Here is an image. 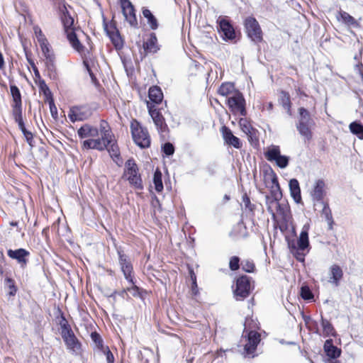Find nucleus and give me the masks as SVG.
Listing matches in <instances>:
<instances>
[{
	"instance_id": "nucleus-1",
	"label": "nucleus",
	"mask_w": 363,
	"mask_h": 363,
	"mask_svg": "<svg viewBox=\"0 0 363 363\" xmlns=\"http://www.w3.org/2000/svg\"><path fill=\"white\" fill-rule=\"evenodd\" d=\"M123 177L130 185L136 189H143V181L139 173V168L133 159L128 160L125 163Z\"/></svg>"
},
{
	"instance_id": "nucleus-2",
	"label": "nucleus",
	"mask_w": 363,
	"mask_h": 363,
	"mask_svg": "<svg viewBox=\"0 0 363 363\" xmlns=\"http://www.w3.org/2000/svg\"><path fill=\"white\" fill-rule=\"evenodd\" d=\"M61 18L65 28V31L67 34V38L72 47L78 52L82 51L84 47L79 42L72 28L74 19L70 16L66 8L65 9V11H63Z\"/></svg>"
},
{
	"instance_id": "nucleus-3",
	"label": "nucleus",
	"mask_w": 363,
	"mask_h": 363,
	"mask_svg": "<svg viewBox=\"0 0 363 363\" xmlns=\"http://www.w3.org/2000/svg\"><path fill=\"white\" fill-rule=\"evenodd\" d=\"M130 129L133 139L137 145L142 148L150 147V137L149 133L136 120L131 122Z\"/></svg>"
},
{
	"instance_id": "nucleus-4",
	"label": "nucleus",
	"mask_w": 363,
	"mask_h": 363,
	"mask_svg": "<svg viewBox=\"0 0 363 363\" xmlns=\"http://www.w3.org/2000/svg\"><path fill=\"white\" fill-rule=\"evenodd\" d=\"M264 181L266 186L270 189L272 198L280 200L282 197V193L277 176L272 168L264 171Z\"/></svg>"
},
{
	"instance_id": "nucleus-5",
	"label": "nucleus",
	"mask_w": 363,
	"mask_h": 363,
	"mask_svg": "<svg viewBox=\"0 0 363 363\" xmlns=\"http://www.w3.org/2000/svg\"><path fill=\"white\" fill-rule=\"evenodd\" d=\"M228 104L234 114L240 113L242 116H246L245 100L240 91H234L233 95L228 97Z\"/></svg>"
},
{
	"instance_id": "nucleus-6",
	"label": "nucleus",
	"mask_w": 363,
	"mask_h": 363,
	"mask_svg": "<svg viewBox=\"0 0 363 363\" xmlns=\"http://www.w3.org/2000/svg\"><path fill=\"white\" fill-rule=\"evenodd\" d=\"M266 159L269 162H275L276 164L281 168H286L289 164V157L281 155L279 146L272 145L264 153Z\"/></svg>"
},
{
	"instance_id": "nucleus-7",
	"label": "nucleus",
	"mask_w": 363,
	"mask_h": 363,
	"mask_svg": "<svg viewBox=\"0 0 363 363\" xmlns=\"http://www.w3.org/2000/svg\"><path fill=\"white\" fill-rule=\"evenodd\" d=\"M245 28L247 36L254 42L262 40V32L257 21L253 17H247L245 20Z\"/></svg>"
},
{
	"instance_id": "nucleus-8",
	"label": "nucleus",
	"mask_w": 363,
	"mask_h": 363,
	"mask_svg": "<svg viewBox=\"0 0 363 363\" xmlns=\"http://www.w3.org/2000/svg\"><path fill=\"white\" fill-rule=\"evenodd\" d=\"M92 114L91 108L86 106H76L71 107L68 117L72 122L82 121L89 118Z\"/></svg>"
},
{
	"instance_id": "nucleus-9",
	"label": "nucleus",
	"mask_w": 363,
	"mask_h": 363,
	"mask_svg": "<svg viewBox=\"0 0 363 363\" xmlns=\"http://www.w3.org/2000/svg\"><path fill=\"white\" fill-rule=\"evenodd\" d=\"M147 108L149 114L157 127V130L160 133L167 132L168 130V127L161 113L155 108V105L150 104L149 102H147Z\"/></svg>"
},
{
	"instance_id": "nucleus-10",
	"label": "nucleus",
	"mask_w": 363,
	"mask_h": 363,
	"mask_svg": "<svg viewBox=\"0 0 363 363\" xmlns=\"http://www.w3.org/2000/svg\"><path fill=\"white\" fill-rule=\"evenodd\" d=\"M250 291V280L247 276H242L237 279L236 288L234 291L237 299H243L249 296Z\"/></svg>"
},
{
	"instance_id": "nucleus-11",
	"label": "nucleus",
	"mask_w": 363,
	"mask_h": 363,
	"mask_svg": "<svg viewBox=\"0 0 363 363\" xmlns=\"http://www.w3.org/2000/svg\"><path fill=\"white\" fill-rule=\"evenodd\" d=\"M107 134H104V138L100 137L98 138H92L84 140L82 143L83 149L89 150L94 149L99 151L104 150L107 145L110 144V140H107Z\"/></svg>"
},
{
	"instance_id": "nucleus-12",
	"label": "nucleus",
	"mask_w": 363,
	"mask_h": 363,
	"mask_svg": "<svg viewBox=\"0 0 363 363\" xmlns=\"http://www.w3.org/2000/svg\"><path fill=\"white\" fill-rule=\"evenodd\" d=\"M123 14L125 20L133 27H136L138 21L135 16V11L133 5L129 0H121Z\"/></svg>"
},
{
	"instance_id": "nucleus-13",
	"label": "nucleus",
	"mask_w": 363,
	"mask_h": 363,
	"mask_svg": "<svg viewBox=\"0 0 363 363\" xmlns=\"http://www.w3.org/2000/svg\"><path fill=\"white\" fill-rule=\"evenodd\" d=\"M10 91L12 96V114L22 112V99L19 89L16 85L11 84Z\"/></svg>"
},
{
	"instance_id": "nucleus-14",
	"label": "nucleus",
	"mask_w": 363,
	"mask_h": 363,
	"mask_svg": "<svg viewBox=\"0 0 363 363\" xmlns=\"http://www.w3.org/2000/svg\"><path fill=\"white\" fill-rule=\"evenodd\" d=\"M260 334L256 331H250L248 333V341L247 343L245 346V350L248 355H252V357H255L253 354L255 352L257 345L259 343Z\"/></svg>"
},
{
	"instance_id": "nucleus-15",
	"label": "nucleus",
	"mask_w": 363,
	"mask_h": 363,
	"mask_svg": "<svg viewBox=\"0 0 363 363\" xmlns=\"http://www.w3.org/2000/svg\"><path fill=\"white\" fill-rule=\"evenodd\" d=\"M221 133L225 143L233 146L236 149H240L242 147V143L240 142V140L233 134V132L229 128L225 125L223 126L221 128Z\"/></svg>"
},
{
	"instance_id": "nucleus-16",
	"label": "nucleus",
	"mask_w": 363,
	"mask_h": 363,
	"mask_svg": "<svg viewBox=\"0 0 363 363\" xmlns=\"http://www.w3.org/2000/svg\"><path fill=\"white\" fill-rule=\"evenodd\" d=\"M7 255L10 258L17 260L22 267H25L27 264V257L29 256L30 252L23 248L15 250L10 249L7 251Z\"/></svg>"
},
{
	"instance_id": "nucleus-17",
	"label": "nucleus",
	"mask_w": 363,
	"mask_h": 363,
	"mask_svg": "<svg viewBox=\"0 0 363 363\" xmlns=\"http://www.w3.org/2000/svg\"><path fill=\"white\" fill-rule=\"evenodd\" d=\"M62 337L68 350L72 352H77L80 350L81 344L74 335L73 331L63 334Z\"/></svg>"
},
{
	"instance_id": "nucleus-18",
	"label": "nucleus",
	"mask_w": 363,
	"mask_h": 363,
	"mask_svg": "<svg viewBox=\"0 0 363 363\" xmlns=\"http://www.w3.org/2000/svg\"><path fill=\"white\" fill-rule=\"evenodd\" d=\"M80 138H92L99 136V131L96 127L91 126L89 124L83 125L77 131Z\"/></svg>"
},
{
	"instance_id": "nucleus-19",
	"label": "nucleus",
	"mask_w": 363,
	"mask_h": 363,
	"mask_svg": "<svg viewBox=\"0 0 363 363\" xmlns=\"http://www.w3.org/2000/svg\"><path fill=\"white\" fill-rule=\"evenodd\" d=\"M325 182L322 179H318L315 182L311 196L313 199L317 201H320L323 199L325 194Z\"/></svg>"
},
{
	"instance_id": "nucleus-20",
	"label": "nucleus",
	"mask_w": 363,
	"mask_h": 363,
	"mask_svg": "<svg viewBox=\"0 0 363 363\" xmlns=\"http://www.w3.org/2000/svg\"><path fill=\"white\" fill-rule=\"evenodd\" d=\"M343 276V272L340 267L333 264L330 268V282L335 286H339L340 281Z\"/></svg>"
},
{
	"instance_id": "nucleus-21",
	"label": "nucleus",
	"mask_w": 363,
	"mask_h": 363,
	"mask_svg": "<svg viewBox=\"0 0 363 363\" xmlns=\"http://www.w3.org/2000/svg\"><path fill=\"white\" fill-rule=\"evenodd\" d=\"M308 230L309 225H304L300 233L297 242L298 248L300 250H304L309 246Z\"/></svg>"
},
{
	"instance_id": "nucleus-22",
	"label": "nucleus",
	"mask_w": 363,
	"mask_h": 363,
	"mask_svg": "<svg viewBox=\"0 0 363 363\" xmlns=\"http://www.w3.org/2000/svg\"><path fill=\"white\" fill-rule=\"evenodd\" d=\"M219 26L225 38L228 39H234L235 33L233 26L225 19H221L219 22Z\"/></svg>"
},
{
	"instance_id": "nucleus-23",
	"label": "nucleus",
	"mask_w": 363,
	"mask_h": 363,
	"mask_svg": "<svg viewBox=\"0 0 363 363\" xmlns=\"http://www.w3.org/2000/svg\"><path fill=\"white\" fill-rule=\"evenodd\" d=\"M315 124L297 123L296 128L305 141H310L313 138L311 128Z\"/></svg>"
},
{
	"instance_id": "nucleus-24",
	"label": "nucleus",
	"mask_w": 363,
	"mask_h": 363,
	"mask_svg": "<svg viewBox=\"0 0 363 363\" xmlns=\"http://www.w3.org/2000/svg\"><path fill=\"white\" fill-rule=\"evenodd\" d=\"M289 186L292 198L294 199L295 202L299 203L301 201V196L299 183L298 180L296 179H291L289 181Z\"/></svg>"
},
{
	"instance_id": "nucleus-25",
	"label": "nucleus",
	"mask_w": 363,
	"mask_h": 363,
	"mask_svg": "<svg viewBox=\"0 0 363 363\" xmlns=\"http://www.w3.org/2000/svg\"><path fill=\"white\" fill-rule=\"evenodd\" d=\"M157 38L152 34L150 38L143 43V49L145 51V55H147L148 53H155L157 51L158 48L157 45Z\"/></svg>"
},
{
	"instance_id": "nucleus-26",
	"label": "nucleus",
	"mask_w": 363,
	"mask_h": 363,
	"mask_svg": "<svg viewBox=\"0 0 363 363\" xmlns=\"http://www.w3.org/2000/svg\"><path fill=\"white\" fill-rule=\"evenodd\" d=\"M324 350L328 357L335 359L340 357L341 350L332 344V340H326Z\"/></svg>"
},
{
	"instance_id": "nucleus-27",
	"label": "nucleus",
	"mask_w": 363,
	"mask_h": 363,
	"mask_svg": "<svg viewBox=\"0 0 363 363\" xmlns=\"http://www.w3.org/2000/svg\"><path fill=\"white\" fill-rule=\"evenodd\" d=\"M39 44H40L41 50L43 53V55L45 57V60L51 61L52 60H55V55L50 48V45L48 42V40L46 38H41L40 40Z\"/></svg>"
},
{
	"instance_id": "nucleus-28",
	"label": "nucleus",
	"mask_w": 363,
	"mask_h": 363,
	"mask_svg": "<svg viewBox=\"0 0 363 363\" xmlns=\"http://www.w3.org/2000/svg\"><path fill=\"white\" fill-rule=\"evenodd\" d=\"M298 121L297 123L303 124H315L313 119L312 118L309 111L303 107L298 108Z\"/></svg>"
},
{
	"instance_id": "nucleus-29",
	"label": "nucleus",
	"mask_w": 363,
	"mask_h": 363,
	"mask_svg": "<svg viewBox=\"0 0 363 363\" xmlns=\"http://www.w3.org/2000/svg\"><path fill=\"white\" fill-rule=\"evenodd\" d=\"M149 99L155 104H159L163 99V94L157 86L150 87L149 89Z\"/></svg>"
},
{
	"instance_id": "nucleus-30",
	"label": "nucleus",
	"mask_w": 363,
	"mask_h": 363,
	"mask_svg": "<svg viewBox=\"0 0 363 363\" xmlns=\"http://www.w3.org/2000/svg\"><path fill=\"white\" fill-rule=\"evenodd\" d=\"M45 65L48 70V74L50 79L57 81L59 78L57 69L55 63V60L51 61H45Z\"/></svg>"
},
{
	"instance_id": "nucleus-31",
	"label": "nucleus",
	"mask_w": 363,
	"mask_h": 363,
	"mask_svg": "<svg viewBox=\"0 0 363 363\" xmlns=\"http://www.w3.org/2000/svg\"><path fill=\"white\" fill-rule=\"evenodd\" d=\"M279 102L282 105V106L286 110L287 113L289 115H291V102L289 93L284 91H281L280 92Z\"/></svg>"
},
{
	"instance_id": "nucleus-32",
	"label": "nucleus",
	"mask_w": 363,
	"mask_h": 363,
	"mask_svg": "<svg viewBox=\"0 0 363 363\" xmlns=\"http://www.w3.org/2000/svg\"><path fill=\"white\" fill-rule=\"evenodd\" d=\"M279 201L267 196V210L273 216H274L275 212H278L280 210Z\"/></svg>"
},
{
	"instance_id": "nucleus-33",
	"label": "nucleus",
	"mask_w": 363,
	"mask_h": 363,
	"mask_svg": "<svg viewBox=\"0 0 363 363\" xmlns=\"http://www.w3.org/2000/svg\"><path fill=\"white\" fill-rule=\"evenodd\" d=\"M234 91H238L235 90L233 84L230 82L223 83L218 89L219 94L225 96L228 95L232 96Z\"/></svg>"
},
{
	"instance_id": "nucleus-34",
	"label": "nucleus",
	"mask_w": 363,
	"mask_h": 363,
	"mask_svg": "<svg viewBox=\"0 0 363 363\" xmlns=\"http://www.w3.org/2000/svg\"><path fill=\"white\" fill-rule=\"evenodd\" d=\"M143 14L145 18L147 19V23L152 30H156L158 27V23L156 18L153 16L151 11L147 9L143 10Z\"/></svg>"
},
{
	"instance_id": "nucleus-35",
	"label": "nucleus",
	"mask_w": 363,
	"mask_h": 363,
	"mask_svg": "<svg viewBox=\"0 0 363 363\" xmlns=\"http://www.w3.org/2000/svg\"><path fill=\"white\" fill-rule=\"evenodd\" d=\"M350 132L356 135L359 139L363 140V125L357 123L352 122L349 125Z\"/></svg>"
},
{
	"instance_id": "nucleus-36",
	"label": "nucleus",
	"mask_w": 363,
	"mask_h": 363,
	"mask_svg": "<svg viewBox=\"0 0 363 363\" xmlns=\"http://www.w3.org/2000/svg\"><path fill=\"white\" fill-rule=\"evenodd\" d=\"M153 183L155 184V189L157 192L162 191L163 184L162 181V173L158 169H157L154 174Z\"/></svg>"
},
{
	"instance_id": "nucleus-37",
	"label": "nucleus",
	"mask_w": 363,
	"mask_h": 363,
	"mask_svg": "<svg viewBox=\"0 0 363 363\" xmlns=\"http://www.w3.org/2000/svg\"><path fill=\"white\" fill-rule=\"evenodd\" d=\"M100 132L101 137L104 138V134H107V140H110V142H111V138H113V135L108 123L105 121H101L100 123Z\"/></svg>"
},
{
	"instance_id": "nucleus-38",
	"label": "nucleus",
	"mask_w": 363,
	"mask_h": 363,
	"mask_svg": "<svg viewBox=\"0 0 363 363\" xmlns=\"http://www.w3.org/2000/svg\"><path fill=\"white\" fill-rule=\"evenodd\" d=\"M121 271L123 273V275L127 281H128L130 283H131L133 285H134L133 282V277L132 276L133 273V265L132 264H128L125 266L121 267Z\"/></svg>"
},
{
	"instance_id": "nucleus-39",
	"label": "nucleus",
	"mask_w": 363,
	"mask_h": 363,
	"mask_svg": "<svg viewBox=\"0 0 363 363\" xmlns=\"http://www.w3.org/2000/svg\"><path fill=\"white\" fill-rule=\"evenodd\" d=\"M106 149L108 151L111 157H118L120 155L119 149L118 145L116 144L113 138H111V142L107 145Z\"/></svg>"
},
{
	"instance_id": "nucleus-40",
	"label": "nucleus",
	"mask_w": 363,
	"mask_h": 363,
	"mask_svg": "<svg viewBox=\"0 0 363 363\" xmlns=\"http://www.w3.org/2000/svg\"><path fill=\"white\" fill-rule=\"evenodd\" d=\"M322 216H323L325 220L328 221L330 228H332V225L333 223V216L331 210L330 209L327 203H323V208L322 210Z\"/></svg>"
},
{
	"instance_id": "nucleus-41",
	"label": "nucleus",
	"mask_w": 363,
	"mask_h": 363,
	"mask_svg": "<svg viewBox=\"0 0 363 363\" xmlns=\"http://www.w3.org/2000/svg\"><path fill=\"white\" fill-rule=\"evenodd\" d=\"M59 325L61 328V335L72 331L69 324L68 323V321L62 315H61L59 320Z\"/></svg>"
},
{
	"instance_id": "nucleus-42",
	"label": "nucleus",
	"mask_w": 363,
	"mask_h": 363,
	"mask_svg": "<svg viewBox=\"0 0 363 363\" xmlns=\"http://www.w3.org/2000/svg\"><path fill=\"white\" fill-rule=\"evenodd\" d=\"M240 127L245 134L250 133L255 129L246 118H240L239 121Z\"/></svg>"
},
{
	"instance_id": "nucleus-43",
	"label": "nucleus",
	"mask_w": 363,
	"mask_h": 363,
	"mask_svg": "<svg viewBox=\"0 0 363 363\" xmlns=\"http://www.w3.org/2000/svg\"><path fill=\"white\" fill-rule=\"evenodd\" d=\"M322 326L326 335L335 336V329L328 320L322 319Z\"/></svg>"
},
{
	"instance_id": "nucleus-44",
	"label": "nucleus",
	"mask_w": 363,
	"mask_h": 363,
	"mask_svg": "<svg viewBox=\"0 0 363 363\" xmlns=\"http://www.w3.org/2000/svg\"><path fill=\"white\" fill-rule=\"evenodd\" d=\"M12 116L21 132L23 133L27 129L23 120L22 112L13 113Z\"/></svg>"
},
{
	"instance_id": "nucleus-45",
	"label": "nucleus",
	"mask_w": 363,
	"mask_h": 363,
	"mask_svg": "<svg viewBox=\"0 0 363 363\" xmlns=\"http://www.w3.org/2000/svg\"><path fill=\"white\" fill-rule=\"evenodd\" d=\"M36 84H38L40 91H42L46 97L51 96V91L44 79H40L37 82Z\"/></svg>"
},
{
	"instance_id": "nucleus-46",
	"label": "nucleus",
	"mask_w": 363,
	"mask_h": 363,
	"mask_svg": "<svg viewBox=\"0 0 363 363\" xmlns=\"http://www.w3.org/2000/svg\"><path fill=\"white\" fill-rule=\"evenodd\" d=\"M118 262L121 267L132 264L129 257L121 250H118Z\"/></svg>"
},
{
	"instance_id": "nucleus-47",
	"label": "nucleus",
	"mask_w": 363,
	"mask_h": 363,
	"mask_svg": "<svg viewBox=\"0 0 363 363\" xmlns=\"http://www.w3.org/2000/svg\"><path fill=\"white\" fill-rule=\"evenodd\" d=\"M301 296L304 300H311L313 298V295L307 286H303L301 288Z\"/></svg>"
},
{
	"instance_id": "nucleus-48",
	"label": "nucleus",
	"mask_w": 363,
	"mask_h": 363,
	"mask_svg": "<svg viewBox=\"0 0 363 363\" xmlns=\"http://www.w3.org/2000/svg\"><path fill=\"white\" fill-rule=\"evenodd\" d=\"M241 264H242V269L245 272H248V273L254 272L255 264L252 261H250L249 259H245L242 262Z\"/></svg>"
},
{
	"instance_id": "nucleus-49",
	"label": "nucleus",
	"mask_w": 363,
	"mask_h": 363,
	"mask_svg": "<svg viewBox=\"0 0 363 363\" xmlns=\"http://www.w3.org/2000/svg\"><path fill=\"white\" fill-rule=\"evenodd\" d=\"M240 258L237 256H233L230 259L229 267L232 271H236L240 267Z\"/></svg>"
},
{
	"instance_id": "nucleus-50",
	"label": "nucleus",
	"mask_w": 363,
	"mask_h": 363,
	"mask_svg": "<svg viewBox=\"0 0 363 363\" xmlns=\"http://www.w3.org/2000/svg\"><path fill=\"white\" fill-rule=\"evenodd\" d=\"M341 18L348 25H354L356 23V20L346 12L341 13Z\"/></svg>"
},
{
	"instance_id": "nucleus-51",
	"label": "nucleus",
	"mask_w": 363,
	"mask_h": 363,
	"mask_svg": "<svg viewBox=\"0 0 363 363\" xmlns=\"http://www.w3.org/2000/svg\"><path fill=\"white\" fill-rule=\"evenodd\" d=\"M242 203H244L245 208L250 211L254 210V205L251 203L249 196L245 194L242 196Z\"/></svg>"
},
{
	"instance_id": "nucleus-52",
	"label": "nucleus",
	"mask_w": 363,
	"mask_h": 363,
	"mask_svg": "<svg viewBox=\"0 0 363 363\" xmlns=\"http://www.w3.org/2000/svg\"><path fill=\"white\" fill-rule=\"evenodd\" d=\"M163 151L167 155H172L174 152V147L170 143H166L163 146Z\"/></svg>"
},
{
	"instance_id": "nucleus-53",
	"label": "nucleus",
	"mask_w": 363,
	"mask_h": 363,
	"mask_svg": "<svg viewBox=\"0 0 363 363\" xmlns=\"http://www.w3.org/2000/svg\"><path fill=\"white\" fill-rule=\"evenodd\" d=\"M22 133L23 134V136L26 142L29 144L30 146L32 147L33 145V143L34 142L33 133L28 130H25Z\"/></svg>"
},
{
	"instance_id": "nucleus-54",
	"label": "nucleus",
	"mask_w": 363,
	"mask_h": 363,
	"mask_svg": "<svg viewBox=\"0 0 363 363\" xmlns=\"http://www.w3.org/2000/svg\"><path fill=\"white\" fill-rule=\"evenodd\" d=\"M111 40H112V43H113V45H115V47L117 49H120V48H122V46H123L122 40H121V37L118 34L112 36L111 37Z\"/></svg>"
},
{
	"instance_id": "nucleus-55",
	"label": "nucleus",
	"mask_w": 363,
	"mask_h": 363,
	"mask_svg": "<svg viewBox=\"0 0 363 363\" xmlns=\"http://www.w3.org/2000/svg\"><path fill=\"white\" fill-rule=\"evenodd\" d=\"M92 340L97 345L98 347H103L102 340L101 336L96 333H92L91 334Z\"/></svg>"
},
{
	"instance_id": "nucleus-56",
	"label": "nucleus",
	"mask_w": 363,
	"mask_h": 363,
	"mask_svg": "<svg viewBox=\"0 0 363 363\" xmlns=\"http://www.w3.org/2000/svg\"><path fill=\"white\" fill-rule=\"evenodd\" d=\"M246 135H247L248 140L251 143L258 142L257 130L255 129H254L253 131H251L250 133H247Z\"/></svg>"
},
{
	"instance_id": "nucleus-57",
	"label": "nucleus",
	"mask_w": 363,
	"mask_h": 363,
	"mask_svg": "<svg viewBox=\"0 0 363 363\" xmlns=\"http://www.w3.org/2000/svg\"><path fill=\"white\" fill-rule=\"evenodd\" d=\"M49 104H50V110L52 116L53 118H57V107L55 106L54 101L52 99H51Z\"/></svg>"
},
{
	"instance_id": "nucleus-58",
	"label": "nucleus",
	"mask_w": 363,
	"mask_h": 363,
	"mask_svg": "<svg viewBox=\"0 0 363 363\" xmlns=\"http://www.w3.org/2000/svg\"><path fill=\"white\" fill-rule=\"evenodd\" d=\"M104 352L106 357L107 363H113L114 357L111 352L109 350V349L107 348Z\"/></svg>"
},
{
	"instance_id": "nucleus-59",
	"label": "nucleus",
	"mask_w": 363,
	"mask_h": 363,
	"mask_svg": "<svg viewBox=\"0 0 363 363\" xmlns=\"http://www.w3.org/2000/svg\"><path fill=\"white\" fill-rule=\"evenodd\" d=\"M34 32L38 39V43H40V38H46L45 35L43 34L41 29L39 27L34 28Z\"/></svg>"
},
{
	"instance_id": "nucleus-60",
	"label": "nucleus",
	"mask_w": 363,
	"mask_h": 363,
	"mask_svg": "<svg viewBox=\"0 0 363 363\" xmlns=\"http://www.w3.org/2000/svg\"><path fill=\"white\" fill-rule=\"evenodd\" d=\"M33 70L34 72V77H35L34 79H35V83H37V82L40 81V79H43L41 78L39 70L37 67L33 68Z\"/></svg>"
},
{
	"instance_id": "nucleus-61",
	"label": "nucleus",
	"mask_w": 363,
	"mask_h": 363,
	"mask_svg": "<svg viewBox=\"0 0 363 363\" xmlns=\"http://www.w3.org/2000/svg\"><path fill=\"white\" fill-rule=\"evenodd\" d=\"M87 69L89 71V75H90L92 82L94 84H96L98 83L96 77L94 76V74H93V72L91 71V69H89V67L88 66H87Z\"/></svg>"
},
{
	"instance_id": "nucleus-62",
	"label": "nucleus",
	"mask_w": 363,
	"mask_h": 363,
	"mask_svg": "<svg viewBox=\"0 0 363 363\" xmlns=\"http://www.w3.org/2000/svg\"><path fill=\"white\" fill-rule=\"evenodd\" d=\"M5 67L4 60L2 53L0 52V69H4Z\"/></svg>"
},
{
	"instance_id": "nucleus-63",
	"label": "nucleus",
	"mask_w": 363,
	"mask_h": 363,
	"mask_svg": "<svg viewBox=\"0 0 363 363\" xmlns=\"http://www.w3.org/2000/svg\"><path fill=\"white\" fill-rule=\"evenodd\" d=\"M357 67H358L359 73V74L362 77V79L363 81V65L361 63L360 65H357Z\"/></svg>"
},
{
	"instance_id": "nucleus-64",
	"label": "nucleus",
	"mask_w": 363,
	"mask_h": 363,
	"mask_svg": "<svg viewBox=\"0 0 363 363\" xmlns=\"http://www.w3.org/2000/svg\"><path fill=\"white\" fill-rule=\"evenodd\" d=\"M27 60H28L29 65L32 67V68L36 67L33 60L30 59V58H28V56H27Z\"/></svg>"
}]
</instances>
